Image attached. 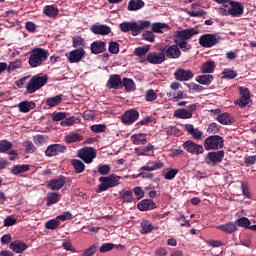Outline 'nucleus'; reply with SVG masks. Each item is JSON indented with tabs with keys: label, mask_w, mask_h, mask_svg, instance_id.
<instances>
[{
	"label": "nucleus",
	"mask_w": 256,
	"mask_h": 256,
	"mask_svg": "<svg viewBox=\"0 0 256 256\" xmlns=\"http://www.w3.org/2000/svg\"><path fill=\"white\" fill-rule=\"evenodd\" d=\"M221 130V126L219 124L212 122L209 124L207 128V133L217 134Z\"/></svg>",
	"instance_id": "69168bd1"
},
{
	"label": "nucleus",
	"mask_w": 256,
	"mask_h": 256,
	"mask_svg": "<svg viewBox=\"0 0 256 256\" xmlns=\"http://www.w3.org/2000/svg\"><path fill=\"white\" fill-rule=\"evenodd\" d=\"M225 158V151H213L209 152L205 158V162L207 165L215 167L218 164H221L224 161Z\"/></svg>",
	"instance_id": "9d476101"
},
{
	"label": "nucleus",
	"mask_w": 256,
	"mask_h": 256,
	"mask_svg": "<svg viewBox=\"0 0 256 256\" xmlns=\"http://www.w3.org/2000/svg\"><path fill=\"white\" fill-rule=\"evenodd\" d=\"M145 3L142 0H130L127 9L129 11H137L144 7Z\"/></svg>",
	"instance_id": "e433bc0d"
},
{
	"label": "nucleus",
	"mask_w": 256,
	"mask_h": 256,
	"mask_svg": "<svg viewBox=\"0 0 256 256\" xmlns=\"http://www.w3.org/2000/svg\"><path fill=\"white\" fill-rule=\"evenodd\" d=\"M132 193L135 194V201H140V199H143L145 197V192L143 191V189L140 186H136Z\"/></svg>",
	"instance_id": "680f3d73"
},
{
	"label": "nucleus",
	"mask_w": 256,
	"mask_h": 256,
	"mask_svg": "<svg viewBox=\"0 0 256 256\" xmlns=\"http://www.w3.org/2000/svg\"><path fill=\"white\" fill-rule=\"evenodd\" d=\"M121 177L116 174H110L109 176H101L98 181L101 182L97 189L96 193L101 194L108 191L111 188L117 187L120 184Z\"/></svg>",
	"instance_id": "7ed1b4c3"
},
{
	"label": "nucleus",
	"mask_w": 256,
	"mask_h": 256,
	"mask_svg": "<svg viewBox=\"0 0 256 256\" xmlns=\"http://www.w3.org/2000/svg\"><path fill=\"white\" fill-rule=\"evenodd\" d=\"M72 166L77 174L83 173L85 171V164L78 159H73L71 161Z\"/></svg>",
	"instance_id": "a19ab883"
},
{
	"label": "nucleus",
	"mask_w": 256,
	"mask_h": 256,
	"mask_svg": "<svg viewBox=\"0 0 256 256\" xmlns=\"http://www.w3.org/2000/svg\"><path fill=\"white\" fill-rule=\"evenodd\" d=\"M67 151V147L62 144H52L46 148L44 154L47 157H55L59 154L65 153Z\"/></svg>",
	"instance_id": "2eb2a0df"
},
{
	"label": "nucleus",
	"mask_w": 256,
	"mask_h": 256,
	"mask_svg": "<svg viewBox=\"0 0 256 256\" xmlns=\"http://www.w3.org/2000/svg\"><path fill=\"white\" fill-rule=\"evenodd\" d=\"M204 148L207 151L224 148L225 139L220 135H211L204 140Z\"/></svg>",
	"instance_id": "423d86ee"
},
{
	"label": "nucleus",
	"mask_w": 256,
	"mask_h": 256,
	"mask_svg": "<svg viewBox=\"0 0 256 256\" xmlns=\"http://www.w3.org/2000/svg\"><path fill=\"white\" fill-rule=\"evenodd\" d=\"M30 170V165H15L11 168V174L20 175Z\"/></svg>",
	"instance_id": "473e14b6"
},
{
	"label": "nucleus",
	"mask_w": 256,
	"mask_h": 256,
	"mask_svg": "<svg viewBox=\"0 0 256 256\" xmlns=\"http://www.w3.org/2000/svg\"><path fill=\"white\" fill-rule=\"evenodd\" d=\"M153 229H155V227L153 226V224H151V222H149L147 220H143L141 222V233L142 234H149V233H151V231H153Z\"/></svg>",
	"instance_id": "79ce46f5"
},
{
	"label": "nucleus",
	"mask_w": 256,
	"mask_h": 256,
	"mask_svg": "<svg viewBox=\"0 0 256 256\" xmlns=\"http://www.w3.org/2000/svg\"><path fill=\"white\" fill-rule=\"evenodd\" d=\"M151 22L149 21H138V22H123L120 24V29L123 33L132 32V36H138L142 30L149 28Z\"/></svg>",
	"instance_id": "20e7f679"
},
{
	"label": "nucleus",
	"mask_w": 256,
	"mask_h": 256,
	"mask_svg": "<svg viewBox=\"0 0 256 256\" xmlns=\"http://www.w3.org/2000/svg\"><path fill=\"white\" fill-rule=\"evenodd\" d=\"M120 199L124 203H134L135 198L133 197V191L131 190H123L120 192Z\"/></svg>",
	"instance_id": "7c9ffc66"
},
{
	"label": "nucleus",
	"mask_w": 256,
	"mask_h": 256,
	"mask_svg": "<svg viewBox=\"0 0 256 256\" xmlns=\"http://www.w3.org/2000/svg\"><path fill=\"white\" fill-rule=\"evenodd\" d=\"M90 31L95 35H109L111 33V28L107 25H92Z\"/></svg>",
	"instance_id": "a878e982"
},
{
	"label": "nucleus",
	"mask_w": 256,
	"mask_h": 256,
	"mask_svg": "<svg viewBox=\"0 0 256 256\" xmlns=\"http://www.w3.org/2000/svg\"><path fill=\"white\" fill-rule=\"evenodd\" d=\"M222 37L219 34H202L199 38V44L203 48H212L219 44Z\"/></svg>",
	"instance_id": "6e6552de"
},
{
	"label": "nucleus",
	"mask_w": 256,
	"mask_h": 256,
	"mask_svg": "<svg viewBox=\"0 0 256 256\" xmlns=\"http://www.w3.org/2000/svg\"><path fill=\"white\" fill-rule=\"evenodd\" d=\"M49 57V50L41 47L33 48L30 51V56L28 59V64L31 68L41 67Z\"/></svg>",
	"instance_id": "f03ea898"
},
{
	"label": "nucleus",
	"mask_w": 256,
	"mask_h": 256,
	"mask_svg": "<svg viewBox=\"0 0 256 256\" xmlns=\"http://www.w3.org/2000/svg\"><path fill=\"white\" fill-rule=\"evenodd\" d=\"M23 147H25V153H27V154H33L37 150L34 143L30 140L24 141Z\"/></svg>",
	"instance_id": "09e8293b"
},
{
	"label": "nucleus",
	"mask_w": 256,
	"mask_h": 256,
	"mask_svg": "<svg viewBox=\"0 0 256 256\" xmlns=\"http://www.w3.org/2000/svg\"><path fill=\"white\" fill-rule=\"evenodd\" d=\"M36 108V102L30 101L28 102V100H24L23 102H20L18 104V109L21 113H29L31 110H34Z\"/></svg>",
	"instance_id": "cd10ccee"
},
{
	"label": "nucleus",
	"mask_w": 256,
	"mask_h": 256,
	"mask_svg": "<svg viewBox=\"0 0 256 256\" xmlns=\"http://www.w3.org/2000/svg\"><path fill=\"white\" fill-rule=\"evenodd\" d=\"M83 139V136H81L80 134L77 133H69L66 137H65V141L68 144L74 143V142H80Z\"/></svg>",
	"instance_id": "a18cd8bd"
},
{
	"label": "nucleus",
	"mask_w": 256,
	"mask_h": 256,
	"mask_svg": "<svg viewBox=\"0 0 256 256\" xmlns=\"http://www.w3.org/2000/svg\"><path fill=\"white\" fill-rule=\"evenodd\" d=\"M178 173V168H167L163 176L166 180H173Z\"/></svg>",
	"instance_id": "49530a36"
},
{
	"label": "nucleus",
	"mask_w": 256,
	"mask_h": 256,
	"mask_svg": "<svg viewBox=\"0 0 256 256\" xmlns=\"http://www.w3.org/2000/svg\"><path fill=\"white\" fill-rule=\"evenodd\" d=\"M48 83V76L47 75H34L28 81L26 85V91L29 94L35 93L37 90L41 89Z\"/></svg>",
	"instance_id": "39448f33"
},
{
	"label": "nucleus",
	"mask_w": 256,
	"mask_h": 256,
	"mask_svg": "<svg viewBox=\"0 0 256 256\" xmlns=\"http://www.w3.org/2000/svg\"><path fill=\"white\" fill-rule=\"evenodd\" d=\"M214 77L210 74L198 75L196 81L202 85H210Z\"/></svg>",
	"instance_id": "58836bf2"
},
{
	"label": "nucleus",
	"mask_w": 256,
	"mask_h": 256,
	"mask_svg": "<svg viewBox=\"0 0 256 256\" xmlns=\"http://www.w3.org/2000/svg\"><path fill=\"white\" fill-rule=\"evenodd\" d=\"M194 77V73L191 70H185L183 68H178L174 72V78L180 82H186Z\"/></svg>",
	"instance_id": "dca6fc26"
},
{
	"label": "nucleus",
	"mask_w": 256,
	"mask_h": 256,
	"mask_svg": "<svg viewBox=\"0 0 256 256\" xmlns=\"http://www.w3.org/2000/svg\"><path fill=\"white\" fill-rule=\"evenodd\" d=\"M120 48L117 41H110L108 45V52L112 55L119 54Z\"/></svg>",
	"instance_id": "8fccbe9b"
},
{
	"label": "nucleus",
	"mask_w": 256,
	"mask_h": 256,
	"mask_svg": "<svg viewBox=\"0 0 256 256\" xmlns=\"http://www.w3.org/2000/svg\"><path fill=\"white\" fill-rule=\"evenodd\" d=\"M223 75H224L225 78L234 79L235 77H237L238 73L234 70H231V69H225L223 71Z\"/></svg>",
	"instance_id": "774afa93"
},
{
	"label": "nucleus",
	"mask_w": 256,
	"mask_h": 256,
	"mask_svg": "<svg viewBox=\"0 0 256 256\" xmlns=\"http://www.w3.org/2000/svg\"><path fill=\"white\" fill-rule=\"evenodd\" d=\"M122 86H124L128 92L134 91L136 89L134 81L129 78H123Z\"/></svg>",
	"instance_id": "de8ad7c7"
},
{
	"label": "nucleus",
	"mask_w": 256,
	"mask_h": 256,
	"mask_svg": "<svg viewBox=\"0 0 256 256\" xmlns=\"http://www.w3.org/2000/svg\"><path fill=\"white\" fill-rule=\"evenodd\" d=\"M182 147H184V150L186 152L190 153L191 155H200L204 153V148L202 145L195 143L192 140H188L182 144Z\"/></svg>",
	"instance_id": "ddd939ff"
},
{
	"label": "nucleus",
	"mask_w": 256,
	"mask_h": 256,
	"mask_svg": "<svg viewBox=\"0 0 256 256\" xmlns=\"http://www.w3.org/2000/svg\"><path fill=\"white\" fill-rule=\"evenodd\" d=\"M184 131L188 133V135H191L193 139L199 140L202 139L203 132L200 131L198 128H195L193 124H184Z\"/></svg>",
	"instance_id": "b1692460"
},
{
	"label": "nucleus",
	"mask_w": 256,
	"mask_h": 256,
	"mask_svg": "<svg viewBox=\"0 0 256 256\" xmlns=\"http://www.w3.org/2000/svg\"><path fill=\"white\" fill-rule=\"evenodd\" d=\"M48 141V137L43 135V134H37L33 136V142L40 146L43 145L44 143H46Z\"/></svg>",
	"instance_id": "5fc2aeb1"
},
{
	"label": "nucleus",
	"mask_w": 256,
	"mask_h": 256,
	"mask_svg": "<svg viewBox=\"0 0 256 256\" xmlns=\"http://www.w3.org/2000/svg\"><path fill=\"white\" fill-rule=\"evenodd\" d=\"M77 156L82 159L86 164H91L97 157L96 150L91 147H84L78 151Z\"/></svg>",
	"instance_id": "f8f14e48"
},
{
	"label": "nucleus",
	"mask_w": 256,
	"mask_h": 256,
	"mask_svg": "<svg viewBox=\"0 0 256 256\" xmlns=\"http://www.w3.org/2000/svg\"><path fill=\"white\" fill-rule=\"evenodd\" d=\"M198 34H199V31L195 28L176 31L174 32V36H173L174 44L177 46L178 49L182 50V52H188L191 50L192 45L187 41Z\"/></svg>",
	"instance_id": "f257e3e1"
},
{
	"label": "nucleus",
	"mask_w": 256,
	"mask_h": 256,
	"mask_svg": "<svg viewBox=\"0 0 256 256\" xmlns=\"http://www.w3.org/2000/svg\"><path fill=\"white\" fill-rule=\"evenodd\" d=\"M84 57L85 49H83V47H80L69 52L68 60L70 64H76L83 60Z\"/></svg>",
	"instance_id": "a211bd4d"
},
{
	"label": "nucleus",
	"mask_w": 256,
	"mask_h": 256,
	"mask_svg": "<svg viewBox=\"0 0 256 256\" xmlns=\"http://www.w3.org/2000/svg\"><path fill=\"white\" fill-rule=\"evenodd\" d=\"M131 140L135 145H144L147 143L146 134L138 133L131 136Z\"/></svg>",
	"instance_id": "2f4dec72"
},
{
	"label": "nucleus",
	"mask_w": 256,
	"mask_h": 256,
	"mask_svg": "<svg viewBox=\"0 0 256 256\" xmlns=\"http://www.w3.org/2000/svg\"><path fill=\"white\" fill-rule=\"evenodd\" d=\"M152 166H141L139 168V176L143 179H153L155 175L151 172L160 170L164 167V163L160 160L151 163Z\"/></svg>",
	"instance_id": "0eeeda50"
},
{
	"label": "nucleus",
	"mask_w": 256,
	"mask_h": 256,
	"mask_svg": "<svg viewBox=\"0 0 256 256\" xmlns=\"http://www.w3.org/2000/svg\"><path fill=\"white\" fill-rule=\"evenodd\" d=\"M96 252H97V245L92 244L87 249L84 250V252L82 253V256H95Z\"/></svg>",
	"instance_id": "052dcab7"
},
{
	"label": "nucleus",
	"mask_w": 256,
	"mask_h": 256,
	"mask_svg": "<svg viewBox=\"0 0 256 256\" xmlns=\"http://www.w3.org/2000/svg\"><path fill=\"white\" fill-rule=\"evenodd\" d=\"M157 99H158V95L153 89H150L146 92V95H145V100L146 101L153 102Z\"/></svg>",
	"instance_id": "0e129e2a"
},
{
	"label": "nucleus",
	"mask_w": 256,
	"mask_h": 256,
	"mask_svg": "<svg viewBox=\"0 0 256 256\" xmlns=\"http://www.w3.org/2000/svg\"><path fill=\"white\" fill-rule=\"evenodd\" d=\"M163 29H170V26L166 23H154L152 24V32L157 33V34H163L164 32L162 31Z\"/></svg>",
	"instance_id": "ea45409f"
},
{
	"label": "nucleus",
	"mask_w": 256,
	"mask_h": 256,
	"mask_svg": "<svg viewBox=\"0 0 256 256\" xmlns=\"http://www.w3.org/2000/svg\"><path fill=\"white\" fill-rule=\"evenodd\" d=\"M62 247L67 252L77 253V250L73 247L70 239H63Z\"/></svg>",
	"instance_id": "3c124183"
},
{
	"label": "nucleus",
	"mask_w": 256,
	"mask_h": 256,
	"mask_svg": "<svg viewBox=\"0 0 256 256\" xmlns=\"http://www.w3.org/2000/svg\"><path fill=\"white\" fill-rule=\"evenodd\" d=\"M60 221L56 220V219H52L48 222L45 223V228L48 230H55L57 229L58 226H60Z\"/></svg>",
	"instance_id": "e2e57ef3"
},
{
	"label": "nucleus",
	"mask_w": 256,
	"mask_h": 256,
	"mask_svg": "<svg viewBox=\"0 0 256 256\" xmlns=\"http://www.w3.org/2000/svg\"><path fill=\"white\" fill-rule=\"evenodd\" d=\"M78 121V118L76 116H71L68 118H65L63 121H61L62 127H70L76 124Z\"/></svg>",
	"instance_id": "864d4df0"
},
{
	"label": "nucleus",
	"mask_w": 256,
	"mask_h": 256,
	"mask_svg": "<svg viewBox=\"0 0 256 256\" xmlns=\"http://www.w3.org/2000/svg\"><path fill=\"white\" fill-rule=\"evenodd\" d=\"M139 118V112L136 109H129L122 115L121 121L124 125H132Z\"/></svg>",
	"instance_id": "4468645a"
},
{
	"label": "nucleus",
	"mask_w": 256,
	"mask_h": 256,
	"mask_svg": "<svg viewBox=\"0 0 256 256\" xmlns=\"http://www.w3.org/2000/svg\"><path fill=\"white\" fill-rule=\"evenodd\" d=\"M12 147H13V144L10 141L6 139L0 141V153H5L7 151H10Z\"/></svg>",
	"instance_id": "603ef678"
},
{
	"label": "nucleus",
	"mask_w": 256,
	"mask_h": 256,
	"mask_svg": "<svg viewBox=\"0 0 256 256\" xmlns=\"http://www.w3.org/2000/svg\"><path fill=\"white\" fill-rule=\"evenodd\" d=\"M62 98L63 95H57L55 97L48 98L45 100V105L50 108L57 107L62 102Z\"/></svg>",
	"instance_id": "72a5a7b5"
},
{
	"label": "nucleus",
	"mask_w": 256,
	"mask_h": 256,
	"mask_svg": "<svg viewBox=\"0 0 256 256\" xmlns=\"http://www.w3.org/2000/svg\"><path fill=\"white\" fill-rule=\"evenodd\" d=\"M160 51L163 53L164 58L166 59H179L181 57V50L176 44L165 45L160 48Z\"/></svg>",
	"instance_id": "9b49d317"
},
{
	"label": "nucleus",
	"mask_w": 256,
	"mask_h": 256,
	"mask_svg": "<svg viewBox=\"0 0 256 256\" xmlns=\"http://www.w3.org/2000/svg\"><path fill=\"white\" fill-rule=\"evenodd\" d=\"M216 67L217 65H215L214 61H207L203 63L201 71L202 73H212Z\"/></svg>",
	"instance_id": "37998d69"
},
{
	"label": "nucleus",
	"mask_w": 256,
	"mask_h": 256,
	"mask_svg": "<svg viewBox=\"0 0 256 256\" xmlns=\"http://www.w3.org/2000/svg\"><path fill=\"white\" fill-rule=\"evenodd\" d=\"M28 249V244L21 240H15L10 243V250L17 254H21Z\"/></svg>",
	"instance_id": "393cba45"
},
{
	"label": "nucleus",
	"mask_w": 256,
	"mask_h": 256,
	"mask_svg": "<svg viewBox=\"0 0 256 256\" xmlns=\"http://www.w3.org/2000/svg\"><path fill=\"white\" fill-rule=\"evenodd\" d=\"M197 110V104H190L188 109L185 108H177L174 113L173 117L180 119V120H188L193 118V113Z\"/></svg>",
	"instance_id": "1a4fd4ad"
},
{
	"label": "nucleus",
	"mask_w": 256,
	"mask_h": 256,
	"mask_svg": "<svg viewBox=\"0 0 256 256\" xmlns=\"http://www.w3.org/2000/svg\"><path fill=\"white\" fill-rule=\"evenodd\" d=\"M219 230H221L222 232L228 234V235H231L233 234L234 232H236L238 230L235 222H229V223H226V224H223V225H220L217 227Z\"/></svg>",
	"instance_id": "c85d7f7f"
},
{
	"label": "nucleus",
	"mask_w": 256,
	"mask_h": 256,
	"mask_svg": "<svg viewBox=\"0 0 256 256\" xmlns=\"http://www.w3.org/2000/svg\"><path fill=\"white\" fill-rule=\"evenodd\" d=\"M106 86L108 89H114V90L119 89L122 86L121 76L118 74L110 75Z\"/></svg>",
	"instance_id": "4be33fe9"
},
{
	"label": "nucleus",
	"mask_w": 256,
	"mask_h": 256,
	"mask_svg": "<svg viewBox=\"0 0 256 256\" xmlns=\"http://www.w3.org/2000/svg\"><path fill=\"white\" fill-rule=\"evenodd\" d=\"M43 14L50 18H56L59 14V9L53 5H48L44 7Z\"/></svg>",
	"instance_id": "c756f323"
},
{
	"label": "nucleus",
	"mask_w": 256,
	"mask_h": 256,
	"mask_svg": "<svg viewBox=\"0 0 256 256\" xmlns=\"http://www.w3.org/2000/svg\"><path fill=\"white\" fill-rule=\"evenodd\" d=\"M72 42H73V48H85V46H87V42L85 41V38H81V36H74L72 38Z\"/></svg>",
	"instance_id": "c03bdc74"
},
{
	"label": "nucleus",
	"mask_w": 256,
	"mask_h": 256,
	"mask_svg": "<svg viewBox=\"0 0 256 256\" xmlns=\"http://www.w3.org/2000/svg\"><path fill=\"white\" fill-rule=\"evenodd\" d=\"M67 116L66 112H53L52 121L54 122H63Z\"/></svg>",
	"instance_id": "13d9d810"
},
{
	"label": "nucleus",
	"mask_w": 256,
	"mask_h": 256,
	"mask_svg": "<svg viewBox=\"0 0 256 256\" xmlns=\"http://www.w3.org/2000/svg\"><path fill=\"white\" fill-rule=\"evenodd\" d=\"M151 46L150 45H144L136 47L134 50V54L136 57L142 59L147 53H149Z\"/></svg>",
	"instance_id": "c9c22d12"
},
{
	"label": "nucleus",
	"mask_w": 256,
	"mask_h": 256,
	"mask_svg": "<svg viewBox=\"0 0 256 256\" xmlns=\"http://www.w3.org/2000/svg\"><path fill=\"white\" fill-rule=\"evenodd\" d=\"M22 67V60H16L9 63V66L7 65L8 71H14V69H19Z\"/></svg>",
	"instance_id": "338daca9"
},
{
	"label": "nucleus",
	"mask_w": 256,
	"mask_h": 256,
	"mask_svg": "<svg viewBox=\"0 0 256 256\" xmlns=\"http://www.w3.org/2000/svg\"><path fill=\"white\" fill-rule=\"evenodd\" d=\"M60 195L58 192H50L48 193V197H46V205L51 206L55 205V203H59Z\"/></svg>",
	"instance_id": "f704fd0d"
},
{
	"label": "nucleus",
	"mask_w": 256,
	"mask_h": 256,
	"mask_svg": "<svg viewBox=\"0 0 256 256\" xmlns=\"http://www.w3.org/2000/svg\"><path fill=\"white\" fill-rule=\"evenodd\" d=\"M153 145L149 144L148 146L144 147V148H136L135 151L138 153V155L140 156H147L149 155L150 151H153Z\"/></svg>",
	"instance_id": "4d7b16f0"
},
{
	"label": "nucleus",
	"mask_w": 256,
	"mask_h": 256,
	"mask_svg": "<svg viewBox=\"0 0 256 256\" xmlns=\"http://www.w3.org/2000/svg\"><path fill=\"white\" fill-rule=\"evenodd\" d=\"M66 184V177L64 175H60L59 178L52 179L48 181V189L52 191L61 190Z\"/></svg>",
	"instance_id": "aec40b11"
},
{
	"label": "nucleus",
	"mask_w": 256,
	"mask_h": 256,
	"mask_svg": "<svg viewBox=\"0 0 256 256\" xmlns=\"http://www.w3.org/2000/svg\"><path fill=\"white\" fill-rule=\"evenodd\" d=\"M90 49L92 54L99 55L106 52L107 44L105 41L96 40L91 43Z\"/></svg>",
	"instance_id": "412c9836"
},
{
	"label": "nucleus",
	"mask_w": 256,
	"mask_h": 256,
	"mask_svg": "<svg viewBox=\"0 0 256 256\" xmlns=\"http://www.w3.org/2000/svg\"><path fill=\"white\" fill-rule=\"evenodd\" d=\"M90 130L93 133H105L107 126L105 124H94L90 127Z\"/></svg>",
	"instance_id": "6e6d98bb"
},
{
	"label": "nucleus",
	"mask_w": 256,
	"mask_h": 256,
	"mask_svg": "<svg viewBox=\"0 0 256 256\" xmlns=\"http://www.w3.org/2000/svg\"><path fill=\"white\" fill-rule=\"evenodd\" d=\"M111 171V166L104 164L97 166V173H99L102 176L108 175Z\"/></svg>",
	"instance_id": "bf43d9fd"
},
{
	"label": "nucleus",
	"mask_w": 256,
	"mask_h": 256,
	"mask_svg": "<svg viewBox=\"0 0 256 256\" xmlns=\"http://www.w3.org/2000/svg\"><path fill=\"white\" fill-rule=\"evenodd\" d=\"M216 120L224 126H230L234 123V118L231 116L230 113L224 112L222 114H219L216 118Z\"/></svg>",
	"instance_id": "bb28decb"
},
{
	"label": "nucleus",
	"mask_w": 256,
	"mask_h": 256,
	"mask_svg": "<svg viewBox=\"0 0 256 256\" xmlns=\"http://www.w3.org/2000/svg\"><path fill=\"white\" fill-rule=\"evenodd\" d=\"M230 8H228V13L232 17H240L244 13V6L241 2L237 1H230L229 2Z\"/></svg>",
	"instance_id": "6ab92c4d"
},
{
	"label": "nucleus",
	"mask_w": 256,
	"mask_h": 256,
	"mask_svg": "<svg viewBox=\"0 0 256 256\" xmlns=\"http://www.w3.org/2000/svg\"><path fill=\"white\" fill-rule=\"evenodd\" d=\"M145 61L149 62L152 65H161L166 61L165 54L162 51L160 53L150 52L147 55Z\"/></svg>",
	"instance_id": "f3484780"
},
{
	"label": "nucleus",
	"mask_w": 256,
	"mask_h": 256,
	"mask_svg": "<svg viewBox=\"0 0 256 256\" xmlns=\"http://www.w3.org/2000/svg\"><path fill=\"white\" fill-rule=\"evenodd\" d=\"M137 208L142 212L151 211L157 208V204L151 199H144L137 204Z\"/></svg>",
	"instance_id": "5701e85b"
},
{
	"label": "nucleus",
	"mask_w": 256,
	"mask_h": 256,
	"mask_svg": "<svg viewBox=\"0 0 256 256\" xmlns=\"http://www.w3.org/2000/svg\"><path fill=\"white\" fill-rule=\"evenodd\" d=\"M235 225L237 227H241V228H245V229H250V230L252 228L251 221L248 218H246V217H241V218L235 220Z\"/></svg>",
	"instance_id": "4c0bfd02"
}]
</instances>
